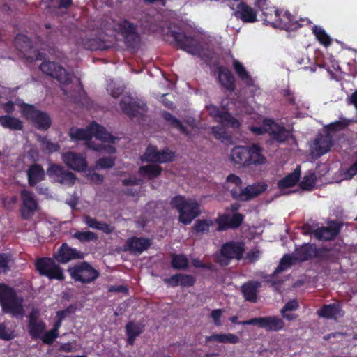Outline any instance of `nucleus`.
<instances>
[{"instance_id": "obj_1", "label": "nucleus", "mask_w": 357, "mask_h": 357, "mask_svg": "<svg viewBox=\"0 0 357 357\" xmlns=\"http://www.w3.org/2000/svg\"><path fill=\"white\" fill-rule=\"evenodd\" d=\"M83 258L82 252L70 247L66 243H63L58 250L54 253L53 258H39L36 261L35 266L40 275L45 276L50 280L55 279L63 281L65 279L63 269L59 264H56L55 261L63 264L73 259Z\"/></svg>"}, {"instance_id": "obj_2", "label": "nucleus", "mask_w": 357, "mask_h": 357, "mask_svg": "<svg viewBox=\"0 0 357 357\" xmlns=\"http://www.w3.org/2000/svg\"><path fill=\"white\" fill-rule=\"evenodd\" d=\"M167 35L173 38L178 49L198 56L206 65L213 66V63H219L218 60L213 61L214 52H202V46L194 36L188 35L180 28H178L177 30L169 29Z\"/></svg>"}, {"instance_id": "obj_3", "label": "nucleus", "mask_w": 357, "mask_h": 357, "mask_svg": "<svg viewBox=\"0 0 357 357\" xmlns=\"http://www.w3.org/2000/svg\"><path fill=\"white\" fill-rule=\"evenodd\" d=\"M244 215L240 213H234L232 216L229 214H220L215 220L211 219H198L195 221L191 227V231L193 234H206L210 231V227L214 222L218 225L217 231H224L228 229H236L243 223Z\"/></svg>"}, {"instance_id": "obj_4", "label": "nucleus", "mask_w": 357, "mask_h": 357, "mask_svg": "<svg viewBox=\"0 0 357 357\" xmlns=\"http://www.w3.org/2000/svg\"><path fill=\"white\" fill-rule=\"evenodd\" d=\"M68 135L71 141L77 142L85 140L88 148L93 150H100L101 146H96V142L92 140V137L102 142L114 143L116 137L108 132L106 129L97 123L93 122L86 128H71Z\"/></svg>"}, {"instance_id": "obj_5", "label": "nucleus", "mask_w": 357, "mask_h": 357, "mask_svg": "<svg viewBox=\"0 0 357 357\" xmlns=\"http://www.w3.org/2000/svg\"><path fill=\"white\" fill-rule=\"evenodd\" d=\"M170 205L178 213V221L184 225H189L192 220L200 215V205L197 200L186 199L183 195L172 198Z\"/></svg>"}, {"instance_id": "obj_6", "label": "nucleus", "mask_w": 357, "mask_h": 357, "mask_svg": "<svg viewBox=\"0 0 357 357\" xmlns=\"http://www.w3.org/2000/svg\"><path fill=\"white\" fill-rule=\"evenodd\" d=\"M0 306L3 313L13 317L22 316L24 312L23 298L13 287L3 282H0Z\"/></svg>"}, {"instance_id": "obj_7", "label": "nucleus", "mask_w": 357, "mask_h": 357, "mask_svg": "<svg viewBox=\"0 0 357 357\" xmlns=\"http://www.w3.org/2000/svg\"><path fill=\"white\" fill-rule=\"evenodd\" d=\"M245 250L242 241H229L223 243L215 257V261L222 266H228L233 259L241 260Z\"/></svg>"}, {"instance_id": "obj_8", "label": "nucleus", "mask_w": 357, "mask_h": 357, "mask_svg": "<svg viewBox=\"0 0 357 357\" xmlns=\"http://www.w3.org/2000/svg\"><path fill=\"white\" fill-rule=\"evenodd\" d=\"M119 33L123 38L126 48L131 51H137L141 44V36L137 31L136 26L126 19L117 24Z\"/></svg>"}, {"instance_id": "obj_9", "label": "nucleus", "mask_w": 357, "mask_h": 357, "mask_svg": "<svg viewBox=\"0 0 357 357\" xmlns=\"http://www.w3.org/2000/svg\"><path fill=\"white\" fill-rule=\"evenodd\" d=\"M67 271L75 282L82 284L93 282L100 275V273L85 261L68 267Z\"/></svg>"}, {"instance_id": "obj_10", "label": "nucleus", "mask_w": 357, "mask_h": 357, "mask_svg": "<svg viewBox=\"0 0 357 357\" xmlns=\"http://www.w3.org/2000/svg\"><path fill=\"white\" fill-rule=\"evenodd\" d=\"M20 107L22 116L31 121L38 129L47 130L50 128L52 119L47 113L36 109L33 105L24 102Z\"/></svg>"}, {"instance_id": "obj_11", "label": "nucleus", "mask_w": 357, "mask_h": 357, "mask_svg": "<svg viewBox=\"0 0 357 357\" xmlns=\"http://www.w3.org/2000/svg\"><path fill=\"white\" fill-rule=\"evenodd\" d=\"M231 197L237 201L247 202L249 201L266 190V185H261L259 183L252 185H248L245 188H242V185H236L234 186L228 185Z\"/></svg>"}, {"instance_id": "obj_12", "label": "nucleus", "mask_w": 357, "mask_h": 357, "mask_svg": "<svg viewBox=\"0 0 357 357\" xmlns=\"http://www.w3.org/2000/svg\"><path fill=\"white\" fill-rule=\"evenodd\" d=\"M278 16L274 22L271 21V25L274 28H279L286 31H295L303 26L304 24H310L311 21L308 18H301L296 20L290 12L279 10ZM269 21L272 19H268Z\"/></svg>"}, {"instance_id": "obj_13", "label": "nucleus", "mask_w": 357, "mask_h": 357, "mask_svg": "<svg viewBox=\"0 0 357 357\" xmlns=\"http://www.w3.org/2000/svg\"><path fill=\"white\" fill-rule=\"evenodd\" d=\"M40 70L47 75L56 79L60 84L67 85L71 82L70 75L59 63L44 61L39 66Z\"/></svg>"}, {"instance_id": "obj_14", "label": "nucleus", "mask_w": 357, "mask_h": 357, "mask_svg": "<svg viewBox=\"0 0 357 357\" xmlns=\"http://www.w3.org/2000/svg\"><path fill=\"white\" fill-rule=\"evenodd\" d=\"M241 324L243 326H257L267 332L279 331L284 327V321L277 316L255 317L246 321H242Z\"/></svg>"}, {"instance_id": "obj_15", "label": "nucleus", "mask_w": 357, "mask_h": 357, "mask_svg": "<svg viewBox=\"0 0 357 357\" xmlns=\"http://www.w3.org/2000/svg\"><path fill=\"white\" fill-rule=\"evenodd\" d=\"M175 158V153L165 148L158 151L153 145H149L144 153L141 156L142 162L167 163L172 162Z\"/></svg>"}, {"instance_id": "obj_16", "label": "nucleus", "mask_w": 357, "mask_h": 357, "mask_svg": "<svg viewBox=\"0 0 357 357\" xmlns=\"http://www.w3.org/2000/svg\"><path fill=\"white\" fill-rule=\"evenodd\" d=\"M263 125L266 126V133L273 141L280 144L286 142L290 136V131L284 126L277 123L271 119H265Z\"/></svg>"}, {"instance_id": "obj_17", "label": "nucleus", "mask_w": 357, "mask_h": 357, "mask_svg": "<svg viewBox=\"0 0 357 357\" xmlns=\"http://www.w3.org/2000/svg\"><path fill=\"white\" fill-rule=\"evenodd\" d=\"M20 197L22 202L20 209L22 218L29 220L36 211L38 202L34 198L33 193L27 190H22Z\"/></svg>"}, {"instance_id": "obj_18", "label": "nucleus", "mask_w": 357, "mask_h": 357, "mask_svg": "<svg viewBox=\"0 0 357 357\" xmlns=\"http://www.w3.org/2000/svg\"><path fill=\"white\" fill-rule=\"evenodd\" d=\"M151 245L149 238L132 236L128 238L123 246V250L134 255H140L147 250Z\"/></svg>"}, {"instance_id": "obj_19", "label": "nucleus", "mask_w": 357, "mask_h": 357, "mask_svg": "<svg viewBox=\"0 0 357 357\" xmlns=\"http://www.w3.org/2000/svg\"><path fill=\"white\" fill-rule=\"evenodd\" d=\"M63 162L70 169L77 172H85L87 168L86 157L80 153L68 151L61 155Z\"/></svg>"}, {"instance_id": "obj_20", "label": "nucleus", "mask_w": 357, "mask_h": 357, "mask_svg": "<svg viewBox=\"0 0 357 357\" xmlns=\"http://www.w3.org/2000/svg\"><path fill=\"white\" fill-rule=\"evenodd\" d=\"M213 67L218 70V80L220 86L230 93L236 89V79L231 71L226 66L220 63H213Z\"/></svg>"}, {"instance_id": "obj_21", "label": "nucleus", "mask_w": 357, "mask_h": 357, "mask_svg": "<svg viewBox=\"0 0 357 357\" xmlns=\"http://www.w3.org/2000/svg\"><path fill=\"white\" fill-rule=\"evenodd\" d=\"M342 227V222L331 220L328 226L317 228L314 234L318 240L331 241L340 233Z\"/></svg>"}, {"instance_id": "obj_22", "label": "nucleus", "mask_w": 357, "mask_h": 357, "mask_svg": "<svg viewBox=\"0 0 357 357\" xmlns=\"http://www.w3.org/2000/svg\"><path fill=\"white\" fill-rule=\"evenodd\" d=\"M234 15L244 23H254L257 22V12L244 1L237 4Z\"/></svg>"}, {"instance_id": "obj_23", "label": "nucleus", "mask_w": 357, "mask_h": 357, "mask_svg": "<svg viewBox=\"0 0 357 357\" xmlns=\"http://www.w3.org/2000/svg\"><path fill=\"white\" fill-rule=\"evenodd\" d=\"M120 107L122 112L130 118L137 117L139 112L138 109H144L146 104L140 103L129 97L123 98L120 101Z\"/></svg>"}, {"instance_id": "obj_24", "label": "nucleus", "mask_w": 357, "mask_h": 357, "mask_svg": "<svg viewBox=\"0 0 357 357\" xmlns=\"http://www.w3.org/2000/svg\"><path fill=\"white\" fill-rule=\"evenodd\" d=\"M316 250L315 244L305 243L295 249L294 252L295 260L303 262L315 258Z\"/></svg>"}, {"instance_id": "obj_25", "label": "nucleus", "mask_w": 357, "mask_h": 357, "mask_svg": "<svg viewBox=\"0 0 357 357\" xmlns=\"http://www.w3.org/2000/svg\"><path fill=\"white\" fill-rule=\"evenodd\" d=\"M317 314L320 317L327 319H337V317H343L344 312L342 305L338 303L324 304L317 310Z\"/></svg>"}, {"instance_id": "obj_26", "label": "nucleus", "mask_w": 357, "mask_h": 357, "mask_svg": "<svg viewBox=\"0 0 357 357\" xmlns=\"http://www.w3.org/2000/svg\"><path fill=\"white\" fill-rule=\"evenodd\" d=\"M28 183L31 187L43 181L45 178V172L41 165L35 163L29 166L26 170Z\"/></svg>"}, {"instance_id": "obj_27", "label": "nucleus", "mask_w": 357, "mask_h": 357, "mask_svg": "<svg viewBox=\"0 0 357 357\" xmlns=\"http://www.w3.org/2000/svg\"><path fill=\"white\" fill-rule=\"evenodd\" d=\"M249 155L247 160V165H263L266 163V158L262 154L263 149L257 144H253L250 146H248Z\"/></svg>"}, {"instance_id": "obj_28", "label": "nucleus", "mask_w": 357, "mask_h": 357, "mask_svg": "<svg viewBox=\"0 0 357 357\" xmlns=\"http://www.w3.org/2000/svg\"><path fill=\"white\" fill-rule=\"evenodd\" d=\"M332 144V138L330 135H320L315 140L314 147L312 148L313 153L320 157L330 151Z\"/></svg>"}, {"instance_id": "obj_29", "label": "nucleus", "mask_w": 357, "mask_h": 357, "mask_svg": "<svg viewBox=\"0 0 357 357\" xmlns=\"http://www.w3.org/2000/svg\"><path fill=\"white\" fill-rule=\"evenodd\" d=\"M261 287L258 281L251 280L244 283L241 287V291L244 298L251 303H255L257 299V289Z\"/></svg>"}, {"instance_id": "obj_30", "label": "nucleus", "mask_w": 357, "mask_h": 357, "mask_svg": "<svg viewBox=\"0 0 357 357\" xmlns=\"http://www.w3.org/2000/svg\"><path fill=\"white\" fill-rule=\"evenodd\" d=\"M249 155L248 146H236L231 151L230 159L236 165L248 167L247 160Z\"/></svg>"}, {"instance_id": "obj_31", "label": "nucleus", "mask_w": 357, "mask_h": 357, "mask_svg": "<svg viewBox=\"0 0 357 357\" xmlns=\"http://www.w3.org/2000/svg\"><path fill=\"white\" fill-rule=\"evenodd\" d=\"M84 222L88 227L102 231L106 234H112L115 229V227L112 225L105 222L98 221L96 218H92L89 215H84Z\"/></svg>"}, {"instance_id": "obj_32", "label": "nucleus", "mask_w": 357, "mask_h": 357, "mask_svg": "<svg viewBox=\"0 0 357 357\" xmlns=\"http://www.w3.org/2000/svg\"><path fill=\"white\" fill-rule=\"evenodd\" d=\"M315 258L319 261L335 263L337 260V252L333 248L327 247L317 248Z\"/></svg>"}, {"instance_id": "obj_33", "label": "nucleus", "mask_w": 357, "mask_h": 357, "mask_svg": "<svg viewBox=\"0 0 357 357\" xmlns=\"http://www.w3.org/2000/svg\"><path fill=\"white\" fill-rule=\"evenodd\" d=\"M211 342L234 344L240 342V338L234 333H214L206 337V342Z\"/></svg>"}, {"instance_id": "obj_34", "label": "nucleus", "mask_w": 357, "mask_h": 357, "mask_svg": "<svg viewBox=\"0 0 357 357\" xmlns=\"http://www.w3.org/2000/svg\"><path fill=\"white\" fill-rule=\"evenodd\" d=\"M301 176L300 169L296 168L293 172L289 174L277 183L278 188L283 190L294 186L299 181Z\"/></svg>"}, {"instance_id": "obj_35", "label": "nucleus", "mask_w": 357, "mask_h": 357, "mask_svg": "<svg viewBox=\"0 0 357 357\" xmlns=\"http://www.w3.org/2000/svg\"><path fill=\"white\" fill-rule=\"evenodd\" d=\"M0 125L11 130H22L24 127L21 120L8 114L0 116Z\"/></svg>"}, {"instance_id": "obj_36", "label": "nucleus", "mask_w": 357, "mask_h": 357, "mask_svg": "<svg viewBox=\"0 0 357 357\" xmlns=\"http://www.w3.org/2000/svg\"><path fill=\"white\" fill-rule=\"evenodd\" d=\"M162 116L167 124L172 128H177L181 133L188 135L187 128L183 125L181 121L167 111L162 112Z\"/></svg>"}, {"instance_id": "obj_37", "label": "nucleus", "mask_w": 357, "mask_h": 357, "mask_svg": "<svg viewBox=\"0 0 357 357\" xmlns=\"http://www.w3.org/2000/svg\"><path fill=\"white\" fill-rule=\"evenodd\" d=\"M162 168L158 165H147L141 166L139 168V173L143 176L147 177L149 179H153L162 173Z\"/></svg>"}, {"instance_id": "obj_38", "label": "nucleus", "mask_w": 357, "mask_h": 357, "mask_svg": "<svg viewBox=\"0 0 357 357\" xmlns=\"http://www.w3.org/2000/svg\"><path fill=\"white\" fill-rule=\"evenodd\" d=\"M312 33L316 37L317 40L319 43L327 47L330 46L332 43V39L328 36V34L326 32L325 29L321 26L314 25L312 29Z\"/></svg>"}, {"instance_id": "obj_39", "label": "nucleus", "mask_w": 357, "mask_h": 357, "mask_svg": "<svg viewBox=\"0 0 357 357\" xmlns=\"http://www.w3.org/2000/svg\"><path fill=\"white\" fill-rule=\"evenodd\" d=\"M222 127H231L232 128H239L241 123L233 116L228 111H224L219 119H217Z\"/></svg>"}, {"instance_id": "obj_40", "label": "nucleus", "mask_w": 357, "mask_h": 357, "mask_svg": "<svg viewBox=\"0 0 357 357\" xmlns=\"http://www.w3.org/2000/svg\"><path fill=\"white\" fill-rule=\"evenodd\" d=\"M295 261L294 255L291 256L290 255L285 254L280 259L279 264L275 268L273 273L270 274V277L273 278L278 273L290 268Z\"/></svg>"}, {"instance_id": "obj_41", "label": "nucleus", "mask_w": 357, "mask_h": 357, "mask_svg": "<svg viewBox=\"0 0 357 357\" xmlns=\"http://www.w3.org/2000/svg\"><path fill=\"white\" fill-rule=\"evenodd\" d=\"M14 45L17 50L25 52L28 49L32 48V41L26 35L18 33L15 38Z\"/></svg>"}, {"instance_id": "obj_42", "label": "nucleus", "mask_w": 357, "mask_h": 357, "mask_svg": "<svg viewBox=\"0 0 357 357\" xmlns=\"http://www.w3.org/2000/svg\"><path fill=\"white\" fill-rule=\"evenodd\" d=\"M46 325L43 321H39L36 323L31 322L28 324V330L29 335L32 339H38L41 337V335L45 332Z\"/></svg>"}, {"instance_id": "obj_43", "label": "nucleus", "mask_w": 357, "mask_h": 357, "mask_svg": "<svg viewBox=\"0 0 357 357\" xmlns=\"http://www.w3.org/2000/svg\"><path fill=\"white\" fill-rule=\"evenodd\" d=\"M188 259L184 255L173 254L172 255V267L175 270H185L188 266Z\"/></svg>"}, {"instance_id": "obj_44", "label": "nucleus", "mask_w": 357, "mask_h": 357, "mask_svg": "<svg viewBox=\"0 0 357 357\" xmlns=\"http://www.w3.org/2000/svg\"><path fill=\"white\" fill-rule=\"evenodd\" d=\"M233 67L239 79L243 81L252 82L251 76L248 71H247L245 66L238 60L234 59Z\"/></svg>"}, {"instance_id": "obj_45", "label": "nucleus", "mask_w": 357, "mask_h": 357, "mask_svg": "<svg viewBox=\"0 0 357 357\" xmlns=\"http://www.w3.org/2000/svg\"><path fill=\"white\" fill-rule=\"evenodd\" d=\"M82 45L84 49L92 51L102 50L104 47L103 42L98 38H82Z\"/></svg>"}, {"instance_id": "obj_46", "label": "nucleus", "mask_w": 357, "mask_h": 357, "mask_svg": "<svg viewBox=\"0 0 357 357\" xmlns=\"http://www.w3.org/2000/svg\"><path fill=\"white\" fill-rule=\"evenodd\" d=\"M73 237L79 240L80 242H90L95 241L98 239V236L96 233L90 231H77L73 234Z\"/></svg>"}, {"instance_id": "obj_47", "label": "nucleus", "mask_w": 357, "mask_h": 357, "mask_svg": "<svg viewBox=\"0 0 357 357\" xmlns=\"http://www.w3.org/2000/svg\"><path fill=\"white\" fill-rule=\"evenodd\" d=\"M264 17V22L271 25V21L268 19H272V21L274 22L278 16L279 9L275 7H268V6H265L264 8L259 9Z\"/></svg>"}, {"instance_id": "obj_48", "label": "nucleus", "mask_w": 357, "mask_h": 357, "mask_svg": "<svg viewBox=\"0 0 357 357\" xmlns=\"http://www.w3.org/2000/svg\"><path fill=\"white\" fill-rule=\"evenodd\" d=\"M75 180V175L73 173L69 172L68 170L65 169L64 168L61 172V176H59V178L56 179L58 182L63 184H67L68 185H74Z\"/></svg>"}, {"instance_id": "obj_49", "label": "nucleus", "mask_w": 357, "mask_h": 357, "mask_svg": "<svg viewBox=\"0 0 357 357\" xmlns=\"http://www.w3.org/2000/svg\"><path fill=\"white\" fill-rule=\"evenodd\" d=\"M316 181L317 178L315 175L314 174H310L303 178L300 183V186L303 190H311L314 188Z\"/></svg>"}, {"instance_id": "obj_50", "label": "nucleus", "mask_w": 357, "mask_h": 357, "mask_svg": "<svg viewBox=\"0 0 357 357\" xmlns=\"http://www.w3.org/2000/svg\"><path fill=\"white\" fill-rule=\"evenodd\" d=\"M143 332V326L129 321L126 325V333L137 337Z\"/></svg>"}, {"instance_id": "obj_51", "label": "nucleus", "mask_w": 357, "mask_h": 357, "mask_svg": "<svg viewBox=\"0 0 357 357\" xmlns=\"http://www.w3.org/2000/svg\"><path fill=\"white\" fill-rule=\"evenodd\" d=\"M115 158L112 156L100 158L96 161V166L98 169H109L114 166Z\"/></svg>"}, {"instance_id": "obj_52", "label": "nucleus", "mask_w": 357, "mask_h": 357, "mask_svg": "<svg viewBox=\"0 0 357 357\" xmlns=\"http://www.w3.org/2000/svg\"><path fill=\"white\" fill-rule=\"evenodd\" d=\"M15 337L14 331L8 328L4 323H0V339L9 341Z\"/></svg>"}, {"instance_id": "obj_53", "label": "nucleus", "mask_w": 357, "mask_h": 357, "mask_svg": "<svg viewBox=\"0 0 357 357\" xmlns=\"http://www.w3.org/2000/svg\"><path fill=\"white\" fill-rule=\"evenodd\" d=\"M59 333H56L52 329L45 332L40 337L43 343L46 344H52L54 340L59 337Z\"/></svg>"}, {"instance_id": "obj_54", "label": "nucleus", "mask_w": 357, "mask_h": 357, "mask_svg": "<svg viewBox=\"0 0 357 357\" xmlns=\"http://www.w3.org/2000/svg\"><path fill=\"white\" fill-rule=\"evenodd\" d=\"M63 167L57 164H50L49 167L47 169V174L50 177H54L56 179L61 176V172L63 171Z\"/></svg>"}, {"instance_id": "obj_55", "label": "nucleus", "mask_w": 357, "mask_h": 357, "mask_svg": "<svg viewBox=\"0 0 357 357\" xmlns=\"http://www.w3.org/2000/svg\"><path fill=\"white\" fill-rule=\"evenodd\" d=\"M195 278L191 275L180 273V285L184 287H192L195 283Z\"/></svg>"}, {"instance_id": "obj_56", "label": "nucleus", "mask_w": 357, "mask_h": 357, "mask_svg": "<svg viewBox=\"0 0 357 357\" xmlns=\"http://www.w3.org/2000/svg\"><path fill=\"white\" fill-rule=\"evenodd\" d=\"M211 132L214 137L217 139L223 140L227 139L225 129L222 126H216L211 128Z\"/></svg>"}, {"instance_id": "obj_57", "label": "nucleus", "mask_w": 357, "mask_h": 357, "mask_svg": "<svg viewBox=\"0 0 357 357\" xmlns=\"http://www.w3.org/2000/svg\"><path fill=\"white\" fill-rule=\"evenodd\" d=\"M347 126V123L342 121H337L331 123L327 126L328 130L331 132H337L344 130Z\"/></svg>"}, {"instance_id": "obj_58", "label": "nucleus", "mask_w": 357, "mask_h": 357, "mask_svg": "<svg viewBox=\"0 0 357 357\" xmlns=\"http://www.w3.org/2000/svg\"><path fill=\"white\" fill-rule=\"evenodd\" d=\"M43 144L44 150L47 153L57 152L60 149V146L57 143H53L48 140H43Z\"/></svg>"}, {"instance_id": "obj_59", "label": "nucleus", "mask_w": 357, "mask_h": 357, "mask_svg": "<svg viewBox=\"0 0 357 357\" xmlns=\"http://www.w3.org/2000/svg\"><path fill=\"white\" fill-rule=\"evenodd\" d=\"M207 109L208 111L209 115L214 118L217 121V119H219L220 116L224 112L223 110H221L218 106L211 105L207 107Z\"/></svg>"}, {"instance_id": "obj_60", "label": "nucleus", "mask_w": 357, "mask_h": 357, "mask_svg": "<svg viewBox=\"0 0 357 357\" xmlns=\"http://www.w3.org/2000/svg\"><path fill=\"white\" fill-rule=\"evenodd\" d=\"M222 315V309H216L212 310L211 313V317L213 319L214 324L216 326H222V322L220 321V318Z\"/></svg>"}, {"instance_id": "obj_61", "label": "nucleus", "mask_w": 357, "mask_h": 357, "mask_svg": "<svg viewBox=\"0 0 357 357\" xmlns=\"http://www.w3.org/2000/svg\"><path fill=\"white\" fill-rule=\"evenodd\" d=\"M143 183V180L142 178H137L136 176H132L129 178H126L122 180V184L124 186L128 185H142Z\"/></svg>"}, {"instance_id": "obj_62", "label": "nucleus", "mask_w": 357, "mask_h": 357, "mask_svg": "<svg viewBox=\"0 0 357 357\" xmlns=\"http://www.w3.org/2000/svg\"><path fill=\"white\" fill-rule=\"evenodd\" d=\"M298 307V301L296 299L288 301L284 306L282 308L281 312H286L287 311H294Z\"/></svg>"}, {"instance_id": "obj_63", "label": "nucleus", "mask_w": 357, "mask_h": 357, "mask_svg": "<svg viewBox=\"0 0 357 357\" xmlns=\"http://www.w3.org/2000/svg\"><path fill=\"white\" fill-rule=\"evenodd\" d=\"M261 252L257 249L251 250L246 254V258L251 262L254 263L257 261L261 256Z\"/></svg>"}, {"instance_id": "obj_64", "label": "nucleus", "mask_w": 357, "mask_h": 357, "mask_svg": "<svg viewBox=\"0 0 357 357\" xmlns=\"http://www.w3.org/2000/svg\"><path fill=\"white\" fill-rule=\"evenodd\" d=\"M165 282L172 287L178 286L180 284V273H176L169 278L165 279Z\"/></svg>"}]
</instances>
